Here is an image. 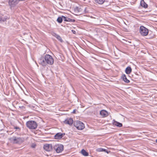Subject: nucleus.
Returning <instances> with one entry per match:
<instances>
[{
	"label": "nucleus",
	"mask_w": 157,
	"mask_h": 157,
	"mask_svg": "<svg viewBox=\"0 0 157 157\" xmlns=\"http://www.w3.org/2000/svg\"><path fill=\"white\" fill-rule=\"evenodd\" d=\"M61 43H62L63 42V40H59Z\"/></svg>",
	"instance_id": "a878e982"
},
{
	"label": "nucleus",
	"mask_w": 157,
	"mask_h": 157,
	"mask_svg": "<svg viewBox=\"0 0 157 157\" xmlns=\"http://www.w3.org/2000/svg\"><path fill=\"white\" fill-rule=\"evenodd\" d=\"M53 148L57 153H59L63 151L64 147L63 145L62 144H57L53 146Z\"/></svg>",
	"instance_id": "39448f33"
},
{
	"label": "nucleus",
	"mask_w": 157,
	"mask_h": 157,
	"mask_svg": "<svg viewBox=\"0 0 157 157\" xmlns=\"http://www.w3.org/2000/svg\"><path fill=\"white\" fill-rule=\"evenodd\" d=\"M121 78L123 79V81L125 82L128 83L130 82L129 80L127 79L126 76L125 75H123L122 76Z\"/></svg>",
	"instance_id": "ddd939ff"
},
{
	"label": "nucleus",
	"mask_w": 157,
	"mask_h": 157,
	"mask_svg": "<svg viewBox=\"0 0 157 157\" xmlns=\"http://www.w3.org/2000/svg\"><path fill=\"white\" fill-rule=\"evenodd\" d=\"M95 2L99 4H103L105 1V0H95Z\"/></svg>",
	"instance_id": "f3484780"
},
{
	"label": "nucleus",
	"mask_w": 157,
	"mask_h": 157,
	"mask_svg": "<svg viewBox=\"0 0 157 157\" xmlns=\"http://www.w3.org/2000/svg\"><path fill=\"white\" fill-rule=\"evenodd\" d=\"M15 2L14 0H9V4L11 7H13L15 5Z\"/></svg>",
	"instance_id": "2eb2a0df"
},
{
	"label": "nucleus",
	"mask_w": 157,
	"mask_h": 157,
	"mask_svg": "<svg viewBox=\"0 0 157 157\" xmlns=\"http://www.w3.org/2000/svg\"><path fill=\"white\" fill-rule=\"evenodd\" d=\"M7 19V17H4V18H1V21H5Z\"/></svg>",
	"instance_id": "5701e85b"
},
{
	"label": "nucleus",
	"mask_w": 157,
	"mask_h": 157,
	"mask_svg": "<svg viewBox=\"0 0 157 157\" xmlns=\"http://www.w3.org/2000/svg\"><path fill=\"white\" fill-rule=\"evenodd\" d=\"M63 20L64 21H69V22H75V20L74 19H72L70 18H69L67 17H66L64 16L63 17Z\"/></svg>",
	"instance_id": "9b49d317"
},
{
	"label": "nucleus",
	"mask_w": 157,
	"mask_h": 157,
	"mask_svg": "<svg viewBox=\"0 0 157 157\" xmlns=\"http://www.w3.org/2000/svg\"><path fill=\"white\" fill-rule=\"evenodd\" d=\"M156 142L157 143V139L156 140Z\"/></svg>",
	"instance_id": "cd10ccee"
},
{
	"label": "nucleus",
	"mask_w": 157,
	"mask_h": 157,
	"mask_svg": "<svg viewBox=\"0 0 157 157\" xmlns=\"http://www.w3.org/2000/svg\"><path fill=\"white\" fill-rule=\"evenodd\" d=\"M73 122V120L71 118H67L64 121L65 124H69L70 125L72 124Z\"/></svg>",
	"instance_id": "1a4fd4ad"
},
{
	"label": "nucleus",
	"mask_w": 157,
	"mask_h": 157,
	"mask_svg": "<svg viewBox=\"0 0 157 157\" xmlns=\"http://www.w3.org/2000/svg\"><path fill=\"white\" fill-rule=\"evenodd\" d=\"M65 135V133H61L59 132L56 133L55 136V138L56 139H61Z\"/></svg>",
	"instance_id": "6e6552de"
},
{
	"label": "nucleus",
	"mask_w": 157,
	"mask_h": 157,
	"mask_svg": "<svg viewBox=\"0 0 157 157\" xmlns=\"http://www.w3.org/2000/svg\"><path fill=\"white\" fill-rule=\"evenodd\" d=\"M132 71V69L130 67L128 66L125 69V72L127 74H130Z\"/></svg>",
	"instance_id": "f8f14e48"
},
{
	"label": "nucleus",
	"mask_w": 157,
	"mask_h": 157,
	"mask_svg": "<svg viewBox=\"0 0 157 157\" xmlns=\"http://www.w3.org/2000/svg\"><path fill=\"white\" fill-rule=\"evenodd\" d=\"M53 35L54 36L58 39H61L60 36L57 34L54 33Z\"/></svg>",
	"instance_id": "aec40b11"
},
{
	"label": "nucleus",
	"mask_w": 157,
	"mask_h": 157,
	"mask_svg": "<svg viewBox=\"0 0 157 157\" xmlns=\"http://www.w3.org/2000/svg\"><path fill=\"white\" fill-rule=\"evenodd\" d=\"M39 63L43 66L47 64L52 65L54 63V59L52 56L49 54H46L44 57H41L38 61Z\"/></svg>",
	"instance_id": "f257e3e1"
},
{
	"label": "nucleus",
	"mask_w": 157,
	"mask_h": 157,
	"mask_svg": "<svg viewBox=\"0 0 157 157\" xmlns=\"http://www.w3.org/2000/svg\"><path fill=\"white\" fill-rule=\"evenodd\" d=\"M14 128L17 129L18 131H20L21 130L20 128L19 127L17 126H14Z\"/></svg>",
	"instance_id": "4be33fe9"
},
{
	"label": "nucleus",
	"mask_w": 157,
	"mask_h": 157,
	"mask_svg": "<svg viewBox=\"0 0 157 157\" xmlns=\"http://www.w3.org/2000/svg\"><path fill=\"white\" fill-rule=\"evenodd\" d=\"M71 31H72V32L73 33H74V34H76V32L75 30H71Z\"/></svg>",
	"instance_id": "b1692460"
},
{
	"label": "nucleus",
	"mask_w": 157,
	"mask_h": 157,
	"mask_svg": "<svg viewBox=\"0 0 157 157\" xmlns=\"http://www.w3.org/2000/svg\"><path fill=\"white\" fill-rule=\"evenodd\" d=\"M10 140L14 144H21L24 141V139L23 137L13 136L10 138Z\"/></svg>",
	"instance_id": "7ed1b4c3"
},
{
	"label": "nucleus",
	"mask_w": 157,
	"mask_h": 157,
	"mask_svg": "<svg viewBox=\"0 0 157 157\" xmlns=\"http://www.w3.org/2000/svg\"><path fill=\"white\" fill-rule=\"evenodd\" d=\"M140 5L145 8L147 7V5L145 3L144 0H141L140 1Z\"/></svg>",
	"instance_id": "4468645a"
},
{
	"label": "nucleus",
	"mask_w": 157,
	"mask_h": 157,
	"mask_svg": "<svg viewBox=\"0 0 157 157\" xmlns=\"http://www.w3.org/2000/svg\"><path fill=\"white\" fill-rule=\"evenodd\" d=\"M43 148L47 151H52L53 147L52 144H46L44 145Z\"/></svg>",
	"instance_id": "0eeeda50"
},
{
	"label": "nucleus",
	"mask_w": 157,
	"mask_h": 157,
	"mask_svg": "<svg viewBox=\"0 0 157 157\" xmlns=\"http://www.w3.org/2000/svg\"><path fill=\"white\" fill-rule=\"evenodd\" d=\"M27 127L30 129H35L37 127V123L35 121H29L26 124Z\"/></svg>",
	"instance_id": "f03ea898"
},
{
	"label": "nucleus",
	"mask_w": 157,
	"mask_h": 157,
	"mask_svg": "<svg viewBox=\"0 0 157 157\" xmlns=\"http://www.w3.org/2000/svg\"><path fill=\"white\" fill-rule=\"evenodd\" d=\"M75 112H76V110L75 109H74V110H73V111L72 112V113H75Z\"/></svg>",
	"instance_id": "393cba45"
},
{
	"label": "nucleus",
	"mask_w": 157,
	"mask_h": 157,
	"mask_svg": "<svg viewBox=\"0 0 157 157\" xmlns=\"http://www.w3.org/2000/svg\"><path fill=\"white\" fill-rule=\"evenodd\" d=\"M81 153L83 155L85 156H87L89 155V153L87 152L85 150L83 149L81 151Z\"/></svg>",
	"instance_id": "dca6fc26"
},
{
	"label": "nucleus",
	"mask_w": 157,
	"mask_h": 157,
	"mask_svg": "<svg viewBox=\"0 0 157 157\" xmlns=\"http://www.w3.org/2000/svg\"><path fill=\"white\" fill-rule=\"evenodd\" d=\"M114 124L116 126L119 127H121L122 126V124L120 123L119 122H118L117 121H115L114 122Z\"/></svg>",
	"instance_id": "a211bd4d"
},
{
	"label": "nucleus",
	"mask_w": 157,
	"mask_h": 157,
	"mask_svg": "<svg viewBox=\"0 0 157 157\" xmlns=\"http://www.w3.org/2000/svg\"><path fill=\"white\" fill-rule=\"evenodd\" d=\"M66 42H67V43L68 44H69V43H68V42H67V41H66Z\"/></svg>",
	"instance_id": "bb28decb"
},
{
	"label": "nucleus",
	"mask_w": 157,
	"mask_h": 157,
	"mask_svg": "<svg viewBox=\"0 0 157 157\" xmlns=\"http://www.w3.org/2000/svg\"><path fill=\"white\" fill-rule=\"evenodd\" d=\"M105 150V149H104L102 148H98L97 149V151H101Z\"/></svg>",
	"instance_id": "412c9836"
},
{
	"label": "nucleus",
	"mask_w": 157,
	"mask_h": 157,
	"mask_svg": "<svg viewBox=\"0 0 157 157\" xmlns=\"http://www.w3.org/2000/svg\"><path fill=\"white\" fill-rule=\"evenodd\" d=\"M74 126L79 130H82L83 129L85 128L84 124L82 122L77 121L74 123Z\"/></svg>",
	"instance_id": "20e7f679"
},
{
	"label": "nucleus",
	"mask_w": 157,
	"mask_h": 157,
	"mask_svg": "<svg viewBox=\"0 0 157 157\" xmlns=\"http://www.w3.org/2000/svg\"><path fill=\"white\" fill-rule=\"evenodd\" d=\"M100 114L103 117H106L108 115V113L107 111L104 110H102L100 111Z\"/></svg>",
	"instance_id": "9d476101"
},
{
	"label": "nucleus",
	"mask_w": 157,
	"mask_h": 157,
	"mask_svg": "<svg viewBox=\"0 0 157 157\" xmlns=\"http://www.w3.org/2000/svg\"><path fill=\"white\" fill-rule=\"evenodd\" d=\"M63 16H62L61 17H59L57 19V21L59 23H61L63 20Z\"/></svg>",
	"instance_id": "6ab92c4d"
},
{
	"label": "nucleus",
	"mask_w": 157,
	"mask_h": 157,
	"mask_svg": "<svg viewBox=\"0 0 157 157\" xmlns=\"http://www.w3.org/2000/svg\"><path fill=\"white\" fill-rule=\"evenodd\" d=\"M139 32L141 35L145 36L148 34V30L147 28L144 26H141L140 28Z\"/></svg>",
	"instance_id": "423d86ee"
}]
</instances>
